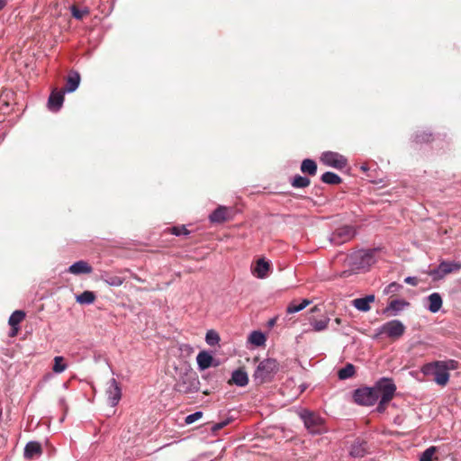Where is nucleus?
I'll list each match as a JSON object with an SVG mask.
<instances>
[{
	"label": "nucleus",
	"instance_id": "obj_40",
	"mask_svg": "<svg viewBox=\"0 0 461 461\" xmlns=\"http://www.w3.org/2000/svg\"><path fill=\"white\" fill-rule=\"evenodd\" d=\"M436 447H429L425 451H423L420 456L419 461H432V457L436 452Z\"/></svg>",
	"mask_w": 461,
	"mask_h": 461
},
{
	"label": "nucleus",
	"instance_id": "obj_24",
	"mask_svg": "<svg viewBox=\"0 0 461 461\" xmlns=\"http://www.w3.org/2000/svg\"><path fill=\"white\" fill-rule=\"evenodd\" d=\"M429 302L428 310L433 313L438 312L442 307V298L438 293H433L427 297Z\"/></svg>",
	"mask_w": 461,
	"mask_h": 461
},
{
	"label": "nucleus",
	"instance_id": "obj_14",
	"mask_svg": "<svg viewBox=\"0 0 461 461\" xmlns=\"http://www.w3.org/2000/svg\"><path fill=\"white\" fill-rule=\"evenodd\" d=\"M410 306V303L403 299L392 300L383 310V313L387 316H396L405 308Z\"/></svg>",
	"mask_w": 461,
	"mask_h": 461
},
{
	"label": "nucleus",
	"instance_id": "obj_36",
	"mask_svg": "<svg viewBox=\"0 0 461 461\" xmlns=\"http://www.w3.org/2000/svg\"><path fill=\"white\" fill-rule=\"evenodd\" d=\"M205 341L210 346H215L220 341L219 334L212 330H208L205 336Z\"/></svg>",
	"mask_w": 461,
	"mask_h": 461
},
{
	"label": "nucleus",
	"instance_id": "obj_48",
	"mask_svg": "<svg viewBox=\"0 0 461 461\" xmlns=\"http://www.w3.org/2000/svg\"><path fill=\"white\" fill-rule=\"evenodd\" d=\"M312 302L308 299H303L299 304L302 305L303 309L306 308Z\"/></svg>",
	"mask_w": 461,
	"mask_h": 461
},
{
	"label": "nucleus",
	"instance_id": "obj_2",
	"mask_svg": "<svg viewBox=\"0 0 461 461\" xmlns=\"http://www.w3.org/2000/svg\"><path fill=\"white\" fill-rule=\"evenodd\" d=\"M199 380L195 372L191 368H186L184 372L179 374L174 389L180 393H191L199 390Z\"/></svg>",
	"mask_w": 461,
	"mask_h": 461
},
{
	"label": "nucleus",
	"instance_id": "obj_49",
	"mask_svg": "<svg viewBox=\"0 0 461 461\" xmlns=\"http://www.w3.org/2000/svg\"><path fill=\"white\" fill-rule=\"evenodd\" d=\"M276 319L273 318L268 321V326L273 327L276 324Z\"/></svg>",
	"mask_w": 461,
	"mask_h": 461
},
{
	"label": "nucleus",
	"instance_id": "obj_53",
	"mask_svg": "<svg viewBox=\"0 0 461 461\" xmlns=\"http://www.w3.org/2000/svg\"><path fill=\"white\" fill-rule=\"evenodd\" d=\"M335 322H336L338 325H339V324L341 323V319H339V318H336V319H335Z\"/></svg>",
	"mask_w": 461,
	"mask_h": 461
},
{
	"label": "nucleus",
	"instance_id": "obj_34",
	"mask_svg": "<svg viewBox=\"0 0 461 461\" xmlns=\"http://www.w3.org/2000/svg\"><path fill=\"white\" fill-rule=\"evenodd\" d=\"M67 369V365L64 363V357L57 356L54 357V365L52 370L56 374H60Z\"/></svg>",
	"mask_w": 461,
	"mask_h": 461
},
{
	"label": "nucleus",
	"instance_id": "obj_18",
	"mask_svg": "<svg viewBox=\"0 0 461 461\" xmlns=\"http://www.w3.org/2000/svg\"><path fill=\"white\" fill-rule=\"evenodd\" d=\"M196 362L200 370H205L210 366H216L219 364L218 361H216L212 356L205 350L198 353Z\"/></svg>",
	"mask_w": 461,
	"mask_h": 461
},
{
	"label": "nucleus",
	"instance_id": "obj_28",
	"mask_svg": "<svg viewBox=\"0 0 461 461\" xmlns=\"http://www.w3.org/2000/svg\"><path fill=\"white\" fill-rule=\"evenodd\" d=\"M321 179L323 183L328 185H339L342 182V179L339 175L330 171L322 174Z\"/></svg>",
	"mask_w": 461,
	"mask_h": 461
},
{
	"label": "nucleus",
	"instance_id": "obj_30",
	"mask_svg": "<svg viewBox=\"0 0 461 461\" xmlns=\"http://www.w3.org/2000/svg\"><path fill=\"white\" fill-rule=\"evenodd\" d=\"M330 318L325 317L321 320L310 319V324L314 331L320 332L327 329Z\"/></svg>",
	"mask_w": 461,
	"mask_h": 461
},
{
	"label": "nucleus",
	"instance_id": "obj_13",
	"mask_svg": "<svg viewBox=\"0 0 461 461\" xmlns=\"http://www.w3.org/2000/svg\"><path fill=\"white\" fill-rule=\"evenodd\" d=\"M271 263L264 258H258L251 267V273L259 279L267 278L271 273Z\"/></svg>",
	"mask_w": 461,
	"mask_h": 461
},
{
	"label": "nucleus",
	"instance_id": "obj_44",
	"mask_svg": "<svg viewBox=\"0 0 461 461\" xmlns=\"http://www.w3.org/2000/svg\"><path fill=\"white\" fill-rule=\"evenodd\" d=\"M404 283L412 286H416L418 285V278L416 276H407L404 278Z\"/></svg>",
	"mask_w": 461,
	"mask_h": 461
},
{
	"label": "nucleus",
	"instance_id": "obj_6",
	"mask_svg": "<svg viewBox=\"0 0 461 461\" xmlns=\"http://www.w3.org/2000/svg\"><path fill=\"white\" fill-rule=\"evenodd\" d=\"M404 332L405 326L403 323L399 320H392L376 329L375 338L384 334L386 337L395 339L401 338Z\"/></svg>",
	"mask_w": 461,
	"mask_h": 461
},
{
	"label": "nucleus",
	"instance_id": "obj_19",
	"mask_svg": "<svg viewBox=\"0 0 461 461\" xmlns=\"http://www.w3.org/2000/svg\"><path fill=\"white\" fill-rule=\"evenodd\" d=\"M80 80V74L76 70H70L66 80L65 87L62 91L65 93L75 92L79 86Z\"/></svg>",
	"mask_w": 461,
	"mask_h": 461
},
{
	"label": "nucleus",
	"instance_id": "obj_50",
	"mask_svg": "<svg viewBox=\"0 0 461 461\" xmlns=\"http://www.w3.org/2000/svg\"><path fill=\"white\" fill-rule=\"evenodd\" d=\"M6 5V0H0V10L3 9Z\"/></svg>",
	"mask_w": 461,
	"mask_h": 461
},
{
	"label": "nucleus",
	"instance_id": "obj_4",
	"mask_svg": "<svg viewBox=\"0 0 461 461\" xmlns=\"http://www.w3.org/2000/svg\"><path fill=\"white\" fill-rule=\"evenodd\" d=\"M378 249H360L353 252L350 257V264L355 269H366L375 262V254Z\"/></svg>",
	"mask_w": 461,
	"mask_h": 461
},
{
	"label": "nucleus",
	"instance_id": "obj_43",
	"mask_svg": "<svg viewBox=\"0 0 461 461\" xmlns=\"http://www.w3.org/2000/svg\"><path fill=\"white\" fill-rule=\"evenodd\" d=\"M302 310H303V309L301 304H299V303L297 304V303H295V302H292L287 306L286 312H287V313L292 314V313L298 312Z\"/></svg>",
	"mask_w": 461,
	"mask_h": 461
},
{
	"label": "nucleus",
	"instance_id": "obj_55",
	"mask_svg": "<svg viewBox=\"0 0 461 461\" xmlns=\"http://www.w3.org/2000/svg\"><path fill=\"white\" fill-rule=\"evenodd\" d=\"M211 461H215V460H211Z\"/></svg>",
	"mask_w": 461,
	"mask_h": 461
},
{
	"label": "nucleus",
	"instance_id": "obj_42",
	"mask_svg": "<svg viewBox=\"0 0 461 461\" xmlns=\"http://www.w3.org/2000/svg\"><path fill=\"white\" fill-rule=\"evenodd\" d=\"M203 412L198 411L192 414H189L185 417V423L186 424H192L194 421L198 420L200 418H202Z\"/></svg>",
	"mask_w": 461,
	"mask_h": 461
},
{
	"label": "nucleus",
	"instance_id": "obj_51",
	"mask_svg": "<svg viewBox=\"0 0 461 461\" xmlns=\"http://www.w3.org/2000/svg\"><path fill=\"white\" fill-rule=\"evenodd\" d=\"M360 169H361L362 171L366 172V171H367L368 167H367V166H366V164H364V165H362V166L360 167Z\"/></svg>",
	"mask_w": 461,
	"mask_h": 461
},
{
	"label": "nucleus",
	"instance_id": "obj_25",
	"mask_svg": "<svg viewBox=\"0 0 461 461\" xmlns=\"http://www.w3.org/2000/svg\"><path fill=\"white\" fill-rule=\"evenodd\" d=\"M25 317V312L21 310L14 311L9 317L8 323L15 331L18 330L19 324Z\"/></svg>",
	"mask_w": 461,
	"mask_h": 461
},
{
	"label": "nucleus",
	"instance_id": "obj_32",
	"mask_svg": "<svg viewBox=\"0 0 461 461\" xmlns=\"http://www.w3.org/2000/svg\"><path fill=\"white\" fill-rule=\"evenodd\" d=\"M102 280L111 286H120L123 283L122 277L110 274L102 276Z\"/></svg>",
	"mask_w": 461,
	"mask_h": 461
},
{
	"label": "nucleus",
	"instance_id": "obj_35",
	"mask_svg": "<svg viewBox=\"0 0 461 461\" xmlns=\"http://www.w3.org/2000/svg\"><path fill=\"white\" fill-rule=\"evenodd\" d=\"M72 16L77 20H82L86 15L89 14L88 8L79 9L76 5L70 7Z\"/></svg>",
	"mask_w": 461,
	"mask_h": 461
},
{
	"label": "nucleus",
	"instance_id": "obj_29",
	"mask_svg": "<svg viewBox=\"0 0 461 461\" xmlns=\"http://www.w3.org/2000/svg\"><path fill=\"white\" fill-rule=\"evenodd\" d=\"M249 341L257 347H260L265 344L266 336L261 331L254 330L250 333L249 337Z\"/></svg>",
	"mask_w": 461,
	"mask_h": 461
},
{
	"label": "nucleus",
	"instance_id": "obj_9",
	"mask_svg": "<svg viewBox=\"0 0 461 461\" xmlns=\"http://www.w3.org/2000/svg\"><path fill=\"white\" fill-rule=\"evenodd\" d=\"M356 235V230L353 226L344 225L337 228L330 236V241L335 246L342 245Z\"/></svg>",
	"mask_w": 461,
	"mask_h": 461
},
{
	"label": "nucleus",
	"instance_id": "obj_8",
	"mask_svg": "<svg viewBox=\"0 0 461 461\" xmlns=\"http://www.w3.org/2000/svg\"><path fill=\"white\" fill-rule=\"evenodd\" d=\"M376 394H378V399H384V402H390L395 392L396 385L394 384L393 379L382 377L380 378L373 386Z\"/></svg>",
	"mask_w": 461,
	"mask_h": 461
},
{
	"label": "nucleus",
	"instance_id": "obj_5",
	"mask_svg": "<svg viewBox=\"0 0 461 461\" xmlns=\"http://www.w3.org/2000/svg\"><path fill=\"white\" fill-rule=\"evenodd\" d=\"M439 364V360L427 363L422 366L421 372L424 375H433L437 384L445 386L449 381L450 375Z\"/></svg>",
	"mask_w": 461,
	"mask_h": 461
},
{
	"label": "nucleus",
	"instance_id": "obj_10",
	"mask_svg": "<svg viewBox=\"0 0 461 461\" xmlns=\"http://www.w3.org/2000/svg\"><path fill=\"white\" fill-rule=\"evenodd\" d=\"M461 268V263L455 261H441L439 265L429 271L428 275L433 280H440L447 274L456 272Z\"/></svg>",
	"mask_w": 461,
	"mask_h": 461
},
{
	"label": "nucleus",
	"instance_id": "obj_47",
	"mask_svg": "<svg viewBox=\"0 0 461 461\" xmlns=\"http://www.w3.org/2000/svg\"><path fill=\"white\" fill-rule=\"evenodd\" d=\"M232 421V418H226L220 421L221 424L223 425V428L229 425Z\"/></svg>",
	"mask_w": 461,
	"mask_h": 461
},
{
	"label": "nucleus",
	"instance_id": "obj_27",
	"mask_svg": "<svg viewBox=\"0 0 461 461\" xmlns=\"http://www.w3.org/2000/svg\"><path fill=\"white\" fill-rule=\"evenodd\" d=\"M76 300L80 304H91L95 300V294L92 291H84L76 296Z\"/></svg>",
	"mask_w": 461,
	"mask_h": 461
},
{
	"label": "nucleus",
	"instance_id": "obj_17",
	"mask_svg": "<svg viewBox=\"0 0 461 461\" xmlns=\"http://www.w3.org/2000/svg\"><path fill=\"white\" fill-rule=\"evenodd\" d=\"M231 210L226 206L219 205L210 215L209 220L212 223H222L229 221Z\"/></svg>",
	"mask_w": 461,
	"mask_h": 461
},
{
	"label": "nucleus",
	"instance_id": "obj_12",
	"mask_svg": "<svg viewBox=\"0 0 461 461\" xmlns=\"http://www.w3.org/2000/svg\"><path fill=\"white\" fill-rule=\"evenodd\" d=\"M106 394L108 402L112 407H114L119 403L122 398V389L119 383L114 378H112L108 382Z\"/></svg>",
	"mask_w": 461,
	"mask_h": 461
},
{
	"label": "nucleus",
	"instance_id": "obj_15",
	"mask_svg": "<svg viewBox=\"0 0 461 461\" xmlns=\"http://www.w3.org/2000/svg\"><path fill=\"white\" fill-rule=\"evenodd\" d=\"M369 453L367 441L357 438L350 446L349 455L354 458H361Z\"/></svg>",
	"mask_w": 461,
	"mask_h": 461
},
{
	"label": "nucleus",
	"instance_id": "obj_23",
	"mask_svg": "<svg viewBox=\"0 0 461 461\" xmlns=\"http://www.w3.org/2000/svg\"><path fill=\"white\" fill-rule=\"evenodd\" d=\"M42 452L41 445L37 441H30L24 447V457L32 459L36 456H40Z\"/></svg>",
	"mask_w": 461,
	"mask_h": 461
},
{
	"label": "nucleus",
	"instance_id": "obj_11",
	"mask_svg": "<svg viewBox=\"0 0 461 461\" xmlns=\"http://www.w3.org/2000/svg\"><path fill=\"white\" fill-rule=\"evenodd\" d=\"M321 161L328 166L337 169H342L347 167L348 159L338 152L325 151L321 154Z\"/></svg>",
	"mask_w": 461,
	"mask_h": 461
},
{
	"label": "nucleus",
	"instance_id": "obj_22",
	"mask_svg": "<svg viewBox=\"0 0 461 461\" xmlns=\"http://www.w3.org/2000/svg\"><path fill=\"white\" fill-rule=\"evenodd\" d=\"M230 382L237 386L244 387L249 384V376L243 369H236L231 374Z\"/></svg>",
	"mask_w": 461,
	"mask_h": 461
},
{
	"label": "nucleus",
	"instance_id": "obj_26",
	"mask_svg": "<svg viewBox=\"0 0 461 461\" xmlns=\"http://www.w3.org/2000/svg\"><path fill=\"white\" fill-rule=\"evenodd\" d=\"M301 170L303 173L309 174L310 176H314L317 173V164L314 160L311 158H305L302 162Z\"/></svg>",
	"mask_w": 461,
	"mask_h": 461
},
{
	"label": "nucleus",
	"instance_id": "obj_21",
	"mask_svg": "<svg viewBox=\"0 0 461 461\" xmlns=\"http://www.w3.org/2000/svg\"><path fill=\"white\" fill-rule=\"evenodd\" d=\"M92 271V267L85 260L77 261L68 267V272L77 276L90 274Z\"/></svg>",
	"mask_w": 461,
	"mask_h": 461
},
{
	"label": "nucleus",
	"instance_id": "obj_7",
	"mask_svg": "<svg viewBox=\"0 0 461 461\" xmlns=\"http://www.w3.org/2000/svg\"><path fill=\"white\" fill-rule=\"evenodd\" d=\"M354 402L362 406H373L378 401V394H376L373 387H361L357 388L353 393Z\"/></svg>",
	"mask_w": 461,
	"mask_h": 461
},
{
	"label": "nucleus",
	"instance_id": "obj_3",
	"mask_svg": "<svg viewBox=\"0 0 461 461\" xmlns=\"http://www.w3.org/2000/svg\"><path fill=\"white\" fill-rule=\"evenodd\" d=\"M278 370V363L274 358H266L258 363L254 374V381L262 384L273 379Z\"/></svg>",
	"mask_w": 461,
	"mask_h": 461
},
{
	"label": "nucleus",
	"instance_id": "obj_1",
	"mask_svg": "<svg viewBox=\"0 0 461 461\" xmlns=\"http://www.w3.org/2000/svg\"><path fill=\"white\" fill-rule=\"evenodd\" d=\"M305 429L312 435H321L327 432L325 420L318 413L308 409H302L298 411Z\"/></svg>",
	"mask_w": 461,
	"mask_h": 461
},
{
	"label": "nucleus",
	"instance_id": "obj_52",
	"mask_svg": "<svg viewBox=\"0 0 461 461\" xmlns=\"http://www.w3.org/2000/svg\"><path fill=\"white\" fill-rule=\"evenodd\" d=\"M319 310H320V309H319V307H318V306H314L313 308H312V309H311V312H318Z\"/></svg>",
	"mask_w": 461,
	"mask_h": 461
},
{
	"label": "nucleus",
	"instance_id": "obj_38",
	"mask_svg": "<svg viewBox=\"0 0 461 461\" xmlns=\"http://www.w3.org/2000/svg\"><path fill=\"white\" fill-rule=\"evenodd\" d=\"M431 133L427 131H417L413 137L416 143L428 142L431 139Z\"/></svg>",
	"mask_w": 461,
	"mask_h": 461
},
{
	"label": "nucleus",
	"instance_id": "obj_54",
	"mask_svg": "<svg viewBox=\"0 0 461 461\" xmlns=\"http://www.w3.org/2000/svg\"><path fill=\"white\" fill-rule=\"evenodd\" d=\"M64 399H60V404H63Z\"/></svg>",
	"mask_w": 461,
	"mask_h": 461
},
{
	"label": "nucleus",
	"instance_id": "obj_16",
	"mask_svg": "<svg viewBox=\"0 0 461 461\" xmlns=\"http://www.w3.org/2000/svg\"><path fill=\"white\" fill-rule=\"evenodd\" d=\"M62 90L54 89L51 91L48 99V108L51 112H58L62 107L64 102V95Z\"/></svg>",
	"mask_w": 461,
	"mask_h": 461
},
{
	"label": "nucleus",
	"instance_id": "obj_41",
	"mask_svg": "<svg viewBox=\"0 0 461 461\" xmlns=\"http://www.w3.org/2000/svg\"><path fill=\"white\" fill-rule=\"evenodd\" d=\"M171 233L176 236L188 235L189 230L185 228V225L175 226L171 229Z\"/></svg>",
	"mask_w": 461,
	"mask_h": 461
},
{
	"label": "nucleus",
	"instance_id": "obj_20",
	"mask_svg": "<svg viewBox=\"0 0 461 461\" xmlns=\"http://www.w3.org/2000/svg\"><path fill=\"white\" fill-rule=\"evenodd\" d=\"M375 297L374 294H368L365 297L357 298L352 301V305L360 312H366L371 307L370 303H374Z\"/></svg>",
	"mask_w": 461,
	"mask_h": 461
},
{
	"label": "nucleus",
	"instance_id": "obj_39",
	"mask_svg": "<svg viewBox=\"0 0 461 461\" xmlns=\"http://www.w3.org/2000/svg\"><path fill=\"white\" fill-rule=\"evenodd\" d=\"M439 362L441 364H439L440 366H442L447 372L449 373V370H456L458 368V362L456 360H454V359H447V360H439Z\"/></svg>",
	"mask_w": 461,
	"mask_h": 461
},
{
	"label": "nucleus",
	"instance_id": "obj_37",
	"mask_svg": "<svg viewBox=\"0 0 461 461\" xmlns=\"http://www.w3.org/2000/svg\"><path fill=\"white\" fill-rule=\"evenodd\" d=\"M402 289V285L397 282H392L384 288V294H393Z\"/></svg>",
	"mask_w": 461,
	"mask_h": 461
},
{
	"label": "nucleus",
	"instance_id": "obj_46",
	"mask_svg": "<svg viewBox=\"0 0 461 461\" xmlns=\"http://www.w3.org/2000/svg\"><path fill=\"white\" fill-rule=\"evenodd\" d=\"M223 429V425H222V424H221V423H220V421H219V422L214 423V424L212 425V429L213 431H218V430H220V429Z\"/></svg>",
	"mask_w": 461,
	"mask_h": 461
},
{
	"label": "nucleus",
	"instance_id": "obj_31",
	"mask_svg": "<svg viewBox=\"0 0 461 461\" xmlns=\"http://www.w3.org/2000/svg\"><path fill=\"white\" fill-rule=\"evenodd\" d=\"M355 374V366L352 364H347L343 368L338 372V376L340 380H346L352 377Z\"/></svg>",
	"mask_w": 461,
	"mask_h": 461
},
{
	"label": "nucleus",
	"instance_id": "obj_33",
	"mask_svg": "<svg viewBox=\"0 0 461 461\" xmlns=\"http://www.w3.org/2000/svg\"><path fill=\"white\" fill-rule=\"evenodd\" d=\"M310 179L306 176L296 175L292 181V185L295 188H304L310 185Z\"/></svg>",
	"mask_w": 461,
	"mask_h": 461
},
{
	"label": "nucleus",
	"instance_id": "obj_45",
	"mask_svg": "<svg viewBox=\"0 0 461 461\" xmlns=\"http://www.w3.org/2000/svg\"><path fill=\"white\" fill-rule=\"evenodd\" d=\"M389 402H384V399H380V401L378 402V405L376 407V411L378 412H384L386 409V405L388 404Z\"/></svg>",
	"mask_w": 461,
	"mask_h": 461
}]
</instances>
